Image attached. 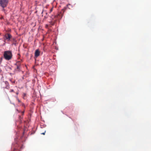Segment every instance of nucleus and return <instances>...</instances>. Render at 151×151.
Masks as SVG:
<instances>
[{
    "label": "nucleus",
    "mask_w": 151,
    "mask_h": 151,
    "mask_svg": "<svg viewBox=\"0 0 151 151\" xmlns=\"http://www.w3.org/2000/svg\"><path fill=\"white\" fill-rule=\"evenodd\" d=\"M12 52L10 51H4V56L5 59L7 60H10L12 57Z\"/></svg>",
    "instance_id": "1"
},
{
    "label": "nucleus",
    "mask_w": 151,
    "mask_h": 151,
    "mask_svg": "<svg viewBox=\"0 0 151 151\" xmlns=\"http://www.w3.org/2000/svg\"><path fill=\"white\" fill-rule=\"evenodd\" d=\"M9 0H0V6L2 7L1 10L4 11V8L6 7Z\"/></svg>",
    "instance_id": "2"
},
{
    "label": "nucleus",
    "mask_w": 151,
    "mask_h": 151,
    "mask_svg": "<svg viewBox=\"0 0 151 151\" xmlns=\"http://www.w3.org/2000/svg\"><path fill=\"white\" fill-rule=\"evenodd\" d=\"M4 37L6 40H9L12 37V36L10 34L7 33L5 35Z\"/></svg>",
    "instance_id": "3"
},
{
    "label": "nucleus",
    "mask_w": 151,
    "mask_h": 151,
    "mask_svg": "<svg viewBox=\"0 0 151 151\" xmlns=\"http://www.w3.org/2000/svg\"><path fill=\"white\" fill-rule=\"evenodd\" d=\"M40 52L38 50H35V57H37L40 54Z\"/></svg>",
    "instance_id": "4"
},
{
    "label": "nucleus",
    "mask_w": 151,
    "mask_h": 151,
    "mask_svg": "<svg viewBox=\"0 0 151 151\" xmlns=\"http://www.w3.org/2000/svg\"><path fill=\"white\" fill-rule=\"evenodd\" d=\"M56 20H52L50 22V24L52 25H54L55 24V23L56 22Z\"/></svg>",
    "instance_id": "5"
},
{
    "label": "nucleus",
    "mask_w": 151,
    "mask_h": 151,
    "mask_svg": "<svg viewBox=\"0 0 151 151\" xmlns=\"http://www.w3.org/2000/svg\"><path fill=\"white\" fill-rule=\"evenodd\" d=\"M16 97L17 100L19 102H21V101L18 98V97L17 96H16Z\"/></svg>",
    "instance_id": "6"
},
{
    "label": "nucleus",
    "mask_w": 151,
    "mask_h": 151,
    "mask_svg": "<svg viewBox=\"0 0 151 151\" xmlns=\"http://www.w3.org/2000/svg\"><path fill=\"white\" fill-rule=\"evenodd\" d=\"M66 8H67L66 7H65L63 9V10L64 12L66 10Z\"/></svg>",
    "instance_id": "7"
},
{
    "label": "nucleus",
    "mask_w": 151,
    "mask_h": 151,
    "mask_svg": "<svg viewBox=\"0 0 151 151\" xmlns=\"http://www.w3.org/2000/svg\"><path fill=\"white\" fill-rule=\"evenodd\" d=\"M20 66L19 65H17V69L18 70H19L20 69Z\"/></svg>",
    "instance_id": "8"
},
{
    "label": "nucleus",
    "mask_w": 151,
    "mask_h": 151,
    "mask_svg": "<svg viewBox=\"0 0 151 151\" xmlns=\"http://www.w3.org/2000/svg\"><path fill=\"white\" fill-rule=\"evenodd\" d=\"M46 131H45L44 132L41 133V134L43 135H45V133Z\"/></svg>",
    "instance_id": "9"
},
{
    "label": "nucleus",
    "mask_w": 151,
    "mask_h": 151,
    "mask_svg": "<svg viewBox=\"0 0 151 151\" xmlns=\"http://www.w3.org/2000/svg\"><path fill=\"white\" fill-rule=\"evenodd\" d=\"M61 15H60V14H59L58 16H55L54 17H58V16H60Z\"/></svg>",
    "instance_id": "10"
},
{
    "label": "nucleus",
    "mask_w": 151,
    "mask_h": 151,
    "mask_svg": "<svg viewBox=\"0 0 151 151\" xmlns=\"http://www.w3.org/2000/svg\"><path fill=\"white\" fill-rule=\"evenodd\" d=\"M52 9L51 8L50 10V13H51L52 11Z\"/></svg>",
    "instance_id": "11"
},
{
    "label": "nucleus",
    "mask_w": 151,
    "mask_h": 151,
    "mask_svg": "<svg viewBox=\"0 0 151 151\" xmlns=\"http://www.w3.org/2000/svg\"><path fill=\"white\" fill-rule=\"evenodd\" d=\"M10 92H13L14 91V90L13 89L11 90L10 91Z\"/></svg>",
    "instance_id": "12"
},
{
    "label": "nucleus",
    "mask_w": 151,
    "mask_h": 151,
    "mask_svg": "<svg viewBox=\"0 0 151 151\" xmlns=\"http://www.w3.org/2000/svg\"><path fill=\"white\" fill-rule=\"evenodd\" d=\"M45 27H46V28H47V27H48V25H47V24H46V25Z\"/></svg>",
    "instance_id": "13"
},
{
    "label": "nucleus",
    "mask_w": 151,
    "mask_h": 151,
    "mask_svg": "<svg viewBox=\"0 0 151 151\" xmlns=\"http://www.w3.org/2000/svg\"><path fill=\"white\" fill-rule=\"evenodd\" d=\"M16 94L17 95L19 94V93L18 92H17Z\"/></svg>",
    "instance_id": "14"
},
{
    "label": "nucleus",
    "mask_w": 151,
    "mask_h": 151,
    "mask_svg": "<svg viewBox=\"0 0 151 151\" xmlns=\"http://www.w3.org/2000/svg\"><path fill=\"white\" fill-rule=\"evenodd\" d=\"M47 18V17H46V16L45 17V18L46 19Z\"/></svg>",
    "instance_id": "15"
},
{
    "label": "nucleus",
    "mask_w": 151,
    "mask_h": 151,
    "mask_svg": "<svg viewBox=\"0 0 151 151\" xmlns=\"http://www.w3.org/2000/svg\"><path fill=\"white\" fill-rule=\"evenodd\" d=\"M26 95V94L25 93H24V96H25Z\"/></svg>",
    "instance_id": "16"
},
{
    "label": "nucleus",
    "mask_w": 151,
    "mask_h": 151,
    "mask_svg": "<svg viewBox=\"0 0 151 151\" xmlns=\"http://www.w3.org/2000/svg\"><path fill=\"white\" fill-rule=\"evenodd\" d=\"M63 16V14H61V17H62Z\"/></svg>",
    "instance_id": "17"
},
{
    "label": "nucleus",
    "mask_w": 151,
    "mask_h": 151,
    "mask_svg": "<svg viewBox=\"0 0 151 151\" xmlns=\"http://www.w3.org/2000/svg\"><path fill=\"white\" fill-rule=\"evenodd\" d=\"M24 113V112H22V114H23Z\"/></svg>",
    "instance_id": "18"
},
{
    "label": "nucleus",
    "mask_w": 151,
    "mask_h": 151,
    "mask_svg": "<svg viewBox=\"0 0 151 151\" xmlns=\"http://www.w3.org/2000/svg\"><path fill=\"white\" fill-rule=\"evenodd\" d=\"M68 6V5H67V6Z\"/></svg>",
    "instance_id": "19"
},
{
    "label": "nucleus",
    "mask_w": 151,
    "mask_h": 151,
    "mask_svg": "<svg viewBox=\"0 0 151 151\" xmlns=\"http://www.w3.org/2000/svg\"><path fill=\"white\" fill-rule=\"evenodd\" d=\"M24 105V104H23L22 105L23 106V105Z\"/></svg>",
    "instance_id": "20"
}]
</instances>
